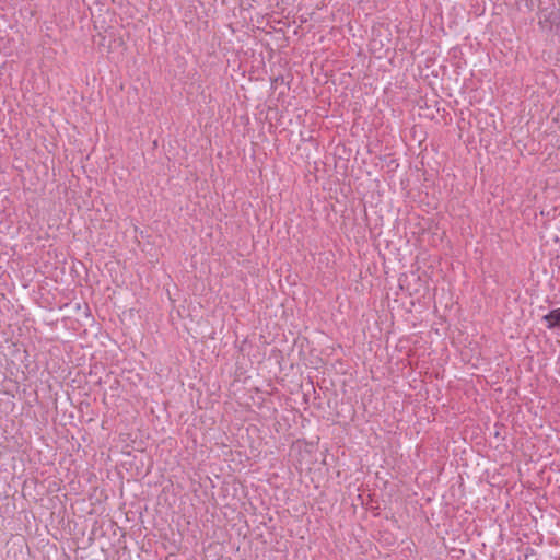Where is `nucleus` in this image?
<instances>
[{
    "label": "nucleus",
    "instance_id": "nucleus-1",
    "mask_svg": "<svg viewBox=\"0 0 560 560\" xmlns=\"http://www.w3.org/2000/svg\"><path fill=\"white\" fill-rule=\"evenodd\" d=\"M542 320L546 323L548 329L560 327V307L550 311L542 317Z\"/></svg>",
    "mask_w": 560,
    "mask_h": 560
}]
</instances>
